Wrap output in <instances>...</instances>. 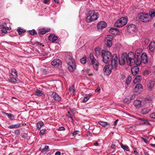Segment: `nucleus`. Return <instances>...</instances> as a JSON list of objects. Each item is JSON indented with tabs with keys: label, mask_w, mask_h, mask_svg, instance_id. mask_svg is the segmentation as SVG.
Returning a JSON list of instances; mask_svg holds the SVG:
<instances>
[{
	"label": "nucleus",
	"mask_w": 155,
	"mask_h": 155,
	"mask_svg": "<svg viewBox=\"0 0 155 155\" xmlns=\"http://www.w3.org/2000/svg\"><path fill=\"white\" fill-rule=\"evenodd\" d=\"M98 123L100 125L104 127H106L107 126L110 125L109 123L106 122L99 121L98 122Z\"/></svg>",
	"instance_id": "obj_31"
},
{
	"label": "nucleus",
	"mask_w": 155,
	"mask_h": 155,
	"mask_svg": "<svg viewBox=\"0 0 155 155\" xmlns=\"http://www.w3.org/2000/svg\"><path fill=\"white\" fill-rule=\"evenodd\" d=\"M127 29L130 31H134L136 29V26L134 24H130L127 26Z\"/></svg>",
	"instance_id": "obj_21"
},
{
	"label": "nucleus",
	"mask_w": 155,
	"mask_h": 155,
	"mask_svg": "<svg viewBox=\"0 0 155 155\" xmlns=\"http://www.w3.org/2000/svg\"><path fill=\"white\" fill-rule=\"evenodd\" d=\"M65 130V128L63 127H60L58 129V130H60V131L64 130Z\"/></svg>",
	"instance_id": "obj_55"
},
{
	"label": "nucleus",
	"mask_w": 155,
	"mask_h": 155,
	"mask_svg": "<svg viewBox=\"0 0 155 155\" xmlns=\"http://www.w3.org/2000/svg\"><path fill=\"white\" fill-rule=\"evenodd\" d=\"M100 90V88L98 87L95 90V91L96 92H98Z\"/></svg>",
	"instance_id": "obj_62"
},
{
	"label": "nucleus",
	"mask_w": 155,
	"mask_h": 155,
	"mask_svg": "<svg viewBox=\"0 0 155 155\" xmlns=\"http://www.w3.org/2000/svg\"><path fill=\"white\" fill-rule=\"evenodd\" d=\"M5 114L8 117L9 119L13 120H14L15 116H14L11 114H9L7 113H5Z\"/></svg>",
	"instance_id": "obj_33"
},
{
	"label": "nucleus",
	"mask_w": 155,
	"mask_h": 155,
	"mask_svg": "<svg viewBox=\"0 0 155 155\" xmlns=\"http://www.w3.org/2000/svg\"><path fill=\"white\" fill-rule=\"evenodd\" d=\"M28 33L32 35H36L37 32L35 29L28 31Z\"/></svg>",
	"instance_id": "obj_42"
},
{
	"label": "nucleus",
	"mask_w": 155,
	"mask_h": 155,
	"mask_svg": "<svg viewBox=\"0 0 155 155\" xmlns=\"http://www.w3.org/2000/svg\"><path fill=\"white\" fill-rule=\"evenodd\" d=\"M133 99L132 97H124L123 100L124 103L128 104L130 102L131 100Z\"/></svg>",
	"instance_id": "obj_25"
},
{
	"label": "nucleus",
	"mask_w": 155,
	"mask_h": 155,
	"mask_svg": "<svg viewBox=\"0 0 155 155\" xmlns=\"http://www.w3.org/2000/svg\"><path fill=\"white\" fill-rule=\"evenodd\" d=\"M101 55L103 61L104 63H108L111 60L112 68L115 69L117 68L118 66V57L116 54H114L112 55L108 51L103 50L101 51Z\"/></svg>",
	"instance_id": "obj_1"
},
{
	"label": "nucleus",
	"mask_w": 155,
	"mask_h": 155,
	"mask_svg": "<svg viewBox=\"0 0 155 155\" xmlns=\"http://www.w3.org/2000/svg\"><path fill=\"white\" fill-rule=\"evenodd\" d=\"M131 77L130 76H129L126 79L125 82L126 84L127 85L129 84L131 80Z\"/></svg>",
	"instance_id": "obj_35"
},
{
	"label": "nucleus",
	"mask_w": 155,
	"mask_h": 155,
	"mask_svg": "<svg viewBox=\"0 0 155 155\" xmlns=\"http://www.w3.org/2000/svg\"><path fill=\"white\" fill-rule=\"evenodd\" d=\"M12 101L18 103L19 100L17 99L16 97H12Z\"/></svg>",
	"instance_id": "obj_49"
},
{
	"label": "nucleus",
	"mask_w": 155,
	"mask_h": 155,
	"mask_svg": "<svg viewBox=\"0 0 155 155\" xmlns=\"http://www.w3.org/2000/svg\"><path fill=\"white\" fill-rule=\"evenodd\" d=\"M9 80L10 82L13 84L15 83L17 81L16 78L12 77L10 78L9 79Z\"/></svg>",
	"instance_id": "obj_38"
},
{
	"label": "nucleus",
	"mask_w": 155,
	"mask_h": 155,
	"mask_svg": "<svg viewBox=\"0 0 155 155\" xmlns=\"http://www.w3.org/2000/svg\"><path fill=\"white\" fill-rule=\"evenodd\" d=\"M87 136H92V134L90 132V131H88L87 132Z\"/></svg>",
	"instance_id": "obj_60"
},
{
	"label": "nucleus",
	"mask_w": 155,
	"mask_h": 155,
	"mask_svg": "<svg viewBox=\"0 0 155 155\" xmlns=\"http://www.w3.org/2000/svg\"><path fill=\"white\" fill-rule=\"evenodd\" d=\"M49 147L47 145H45L44 148L41 147L40 149V150L42 153H44L45 151L47 152L50 151V150H49Z\"/></svg>",
	"instance_id": "obj_27"
},
{
	"label": "nucleus",
	"mask_w": 155,
	"mask_h": 155,
	"mask_svg": "<svg viewBox=\"0 0 155 155\" xmlns=\"http://www.w3.org/2000/svg\"><path fill=\"white\" fill-rule=\"evenodd\" d=\"M121 148L126 151H129L128 147L127 145H125L121 144Z\"/></svg>",
	"instance_id": "obj_41"
},
{
	"label": "nucleus",
	"mask_w": 155,
	"mask_h": 155,
	"mask_svg": "<svg viewBox=\"0 0 155 155\" xmlns=\"http://www.w3.org/2000/svg\"><path fill=\"white\" fill-rule=\"evenodd\" d=\"M127 55L126 53L122 54L120 57L119 58V63L121 65H124L125 64L126 61H127Z\"/></svg>",
	"instance_id": "obj_9"
},
{
	"label": "nucleus",
	"mask_w": 155,
	"mask_h": 155,
	"mask_svg": "<svg viewBox=\"0 0 155 155\" xmlns=\"http://www.w3.org/2000/svg\"><path fill=\"white\" fill-rule=\"evenodd\" d=\"M143 89L142 85L140 84H137L135 87L134 91L135 92H137L140 91Z\"/></svg>",
	"instance_id": "obj_18"
},
{
	"label": "nucleus",
	"mask_w": 155,
	"mask_h": 155,
	"mask_svg": "<svg viewBox=\"0 0 155 155\" xmlns=\"http://www.w3.org/2000/svg\"><path fill=\"white\" fill-rule=\"evenodd\" d=\"M80 61L81 63L83 64H85L86 62V57H84L81 58Z\"/></svg>",
	"instance_id": "obj_40"
},
{
	"label": "nucleus",
	"mask_w": 155,
	"mask_h": 155,
	"mask_svg": "<svg viewBox=\"0 0 155 155\" xmlns=\"http://www.w3.org/2000/svg\"><path fill=\"white\" fill-rule=\"evenodd\" d=\"M127 18L122 17L117 20L114 24V26L117 27H122L126 25L127 22Z\"/></svg>",
	"instance_id": "obj_4"
},
{
	"label": "nucleus",
	"mask_w": 155,
	"mask_h": 155,
	"mask_svg": "<svg viewBox=\"0 0 155 155\" xmlns=\"http://www.w3.org/2000/svg\"><path fill=\"white\" fill-rule=\"evenodd\" d=\"M150 118L155 119V113L153 112L150 115Z\"/></svg>",
	"instance_id": "obj_48"
},
{
	"label": "nucleus",
	"mask_w": 155,
	"mask_h": 155,
	"mask_svg": "<svg viewBox=\"0 0 155 155\" xmlns=\"http://www.w3.org/2000/svg\"><path fill=\"white\" fill-rule=\"evenodd\" d=\"M58 39V37L54 35H50L48 37V39L53 42H54Z\"/></svg>",
	"instance_id": "obj_20"
},
{
	"label": "nucleus",
	"mask_w": 155,
	"mask_h": 155,
	"mask_svg": "<svg viewBox=\"0 0 155 155\" xmlns=\"http://www.w3.org/2000/svg\"><path fill=\"white\" fill-rule=\"evenodd\" d=\"M141 138L145 143L147 144L148 143V140L147 139H145L143 137H141Z\"/></svg>",
	"instance_id": "obj_51"
},
{
	"label": "nucleus",
	"mask_w": 155,
	"mask_h": 155,
	"mask_svg": "<svg viewBox=\"0 0 155 155\" xmlns=\"http://www.w3.org/2000/svg\"><path fill=\"white\" fill-rule=\"evenodd\" d=\"M155 81V79L153 78H152L146 84L147 87L150 90L154 86Z\"/></svg>",
	"instance_id": "obj_12"
},
{
	"label": "nucleus",
	"mask_w": 155,
	"mask_h": 155,
	"mask_svg": "<svg viewBox=\"0 0 155 155\" xmlns=\"http://www.w3.org/2000/svg\"><path fill=\"white\" fill-rule=\"evenodd\" d=\"M42 72L43 73L45 74H46L47 73V71L46 69H43L42 71Z\"/></svg>",
	"instance_id": "obj_61"
},
{
	"label": "nucleus",
	"mask_w": 155,
	"mask_h": 155,
	"mask_svg": "<svg viewBox=\"0 0 155 155\" xmlns=\"http://www.w3.org/2000/svg\"><path fill=\"white\" fill-rule=\"evenodd\" d=\"M118 29L116 28H111L109 30V32L110 33H111L113 34H114V31H117V30Z\"/></svg>",
	"instance_id": "obj_43"
},
{
	"label": "nucleus",
	"mask_w": 155,
	"mask_h": 155,
	"mask_svg": "<svg viewBox=\"0 0 155 155\" xmlns=\"http://www.w3.org/2000/svg\"><path fill=\"white\" fill-rule=\"evenodd\" d=\"M0 28H6L7 30H10L11 29L10 27H8L7 26L6 23H4L3 25H1L0 26Z\"/></svg>",
	"instance_id": "obj_39"
},
{
	"label": "nucleus",
	"mask_w": 155,
	"mask_h": 155,
	"mask_svg": "<svg viewBox=\"0 0 155 155\" xmlns=\"http://www.w3.org/2000/svg\"><path fill=\"white\" fill-rule=\"evenodd\" d=\"M151 110V109L149 107H147V108L143 109L141 110V113L143 114H147L150 112Z\"/></svg>",
	"instance_id": "obj_23"
},
{
	"label": "nucleus",
	"mask_w": 155,
	"mask_h": 155,
	"mask_svg": "<svg viewBox=\"0 0 155 155\" xmlns=\"http://www.w3.org/2000/svg\"><path fill=\"white\" fill-rule=\"evenodd\" d=\"M79 133V131H76L73 133V135H74L78 134Z\"/></svg>",
	"instance_id": "obj_56"
},
{
	"label": "nucleus",
	"mask_w": 155,
	"mask_h": 155,
	"mask_svg": "<svg viewBox=\"0 0 155 155\" xmlns=\"http://www.w3.org/2000/svg\"><path fill=\"white\" fill-rule=\"evenodd\" d=\"M46 129H41L40 131V134L43 135L45 134Z\"/></svg>",
	"instance_id": "obj_46"
},
{
	"label": "nucleus",
	"mask_w": 155,
	"mask_h": 155,
	"mask_svg": "<svg viewBox=\"0 0 155 155\" xmlns=\"http://www.w3.org/2000/svg\"><path fill=\"white\" fill-rule=\"evenodd\" d=\"M51 64L55 67H61V61L59 59H55L51 61Z\"/></svg>",
	"instance_id": "obj_11"
},
{
	"label": "nucleus",
	"mask_w": 155,
	"mask_h": 155,
	"mask_svg": "<svg viewBox=\"0 0 155 155\" xmlns=\"http://www.w3.org/2000/svg\"><path fill=\"white\" fill-rule=\"evenodd\" d=\"M70 61L67 63L68 68L70 72H73L76 68V65L74 60L71 57H70Z\"/></svg>",
	"instance_id": "obj_6"
},
{
	"label": "nucleus",
	"mask_w": 155,
	"mask_h": 155,
	"mask_svg": "<svg viewBox=\"0 0 155 155\" xmlns=\"http://www.w3.org/2000/svg\"><path fill=\"white\" fill-rule=\"evenodd\" d=\"M99 16L98 12H95L94 10L90 11L86 14V21L88 23L97 20Z\"/></svg>",
	"instance_id": "obj_2"
},
{
	"label": "nucleus",
	"mask_w": 155,
	"mask_h": 155,
	"mask_svg": "<svg viewBox=\"0 0 155 155\" xmlns=\"http://www.w3.org/2000/svg\"><path fill=\"white\" fill-rule=\"evenodd\" d=\"M21 137L25 139L26 138V137L24 134H21Z\"/></svg>",
	"instance_id": "obj_63"
},
{
	"label": "nucleus",
	"mask_w": 155,
	"mask_h": 155,
	"mask_svg": "<svg viewBox=\"0 0 155 155\" xmlns=\"http://www.w3.org/2000/svg\"><path fill=\"white\" fill-rule=\"evenodd\" d=\"M15 134L16 135H19L20 134V131L19 129H17L15 130Z\"/></svg>",
	"instance_id": "obj_47"
},
{
	"label": "nucleus",
	"mask_w": 155,
	"mask_h": 155,
	"mask_svg": "<svg viewBox=\"0 0 155 155\" xmlns=\"http://www.w3.org/2000/svg\"><path fill=\"white\" fill-rule=\"evenodd\" d=\"M89 97H84L83 100V102L84 103H85L89 99Z\"/></svg>",
	"instance_id": "obj_52"
},
{
	"label": "nucleus",
	"mask_w": 155,
	"mask_h": 155,
	"mask_svg": "<svg viewBox=\"0 0 155 155\" xmlns=\"http://www.w3.org/2000/svg\"><path fill=\"white\" fill-rule=\"evenodd\" d=\"M69 91L71 94H74L75 93V89L74 86L72 85L70 87Z\"/></svg>",
	"instance_id": "obj_34"
},
{
	"label": "nucleus",
	"mask_w": 155,
	"mask_h": 155,
	"mask_svg": "<svg viewBox=\"0 0 155 155\" xmlns=\"http://www.w3.org/2000/svg\"><path fill=\"white\" fill-rule=\"evenodd\" d=\"M43 125V122L41 121H39L37 124V129L40 130Z\"/></svg>",
	"instance_id": "obj_32"
},
{
	"label": "nucleus",
	"mask_w": 155,
	"mask_h": 155,
	"mask_svg": "<svg viewBox=\"0 0 155 155\" xmlns=\"http://www.w3.org/2000/svg\"><path fill=\"white\" fill-rule=\"evenodd\" d=\"M50 30V28H43L39 29L38 33L40 35H44L46 33L48 32Z\"/></svg>",
	"instance_id": "obj_16"
},
{
	"label": "nucleus",
	"mask_w": 155,
	"mask_h": 155,
	"mask_svg": "<svg viewBox=\"0 0 155 155\" xmlns=\"http://www.w3.org/2000/svg\"><path fill=\"white\" fill-rule=\"evenodd\" d=\"M95 53L97 55H99L100 54L99 51L98 50H96V49H95Z\"/></svg>",
	"instance_id": "obj_57"
},
{
	"label": "nucleus",
	"mask_w": 155,
	"mask_h": 155,
	"mask_svg": "<svg viewBox=\"0 0 155 155\" xmlns=\"http://www.w3.org/2000/svg\"><path fill=\"white\" fill-rule=\"evenodd\" d=\"M68 113L69 114V116H68L72 120H73V116L72 114L70 113L69 111H68Z\"/></svg>",
	"instance_id": "obj_53"
},
{
	"label": "nucleus",
	"mask_w": 155,
	"mask_h": 155,
	"mask_svg": "<svg viewBox=\"0 0 155 155\" xmlns=\"http://www.w3.org/2000/svg\"><path fill=\"white\" fill-rule=\"evenodd\" d=\"M131 71L132 74L135 76L139 72V68L137 66H134L131 69Z\"/></svg>",
	"instance_id": "obj_15"
},
{
	"label": "nucleus",
	"mask_w": 155,
	"mask_h": 155,
	"mask_svg": "<svg viewBox=\"0 0 155 155\" xmlns=\"http://www.w3.org/2000/svg\"><path fill=\"white\" fill-rule=\"evenodd\" d=\"M113 37L111 35H108L107 39V46L108 47H110L112 45V41L113 39Z\"/></svg>",
	"instance_id": "obj_17"
},
{
	"label": "nucleus",
	"mask_w": 155,
	"mask_h": 155,
	"mask_svg": "<svg viewBox=\"0 0 155 155\" xmlns=\"http://www.w3.org/2000/svg\"><path fill=\"white\" fill-rule=\"evenodd\" d=\"M149 72V71L148 70H145L143 71V74L144 75H146L148 74Z\"/></svg>",
	"instance_id": "obj_54"
},
{
	"label": "nucleus",
	"mask_w": 155,
	"mask_h": 155,
	"mask_svg": "<svg viewBox=\"0 0 155 155\" xmlns=\"http://www.w3.org/2000/svg\"><path fill=\"white\" fill-rule=\"evenodd\" d=\"M53 99H52V101H53V100L54 101H60L61 100V97H51Z\"/></svg>",
	"instance_id": "obj_45"
},
{
	"label": "nucleus",
	"mask_w": 155,
	"mask_h": 155,
	"mask_svg": "<svg viewBox=\"0 0 155 155\" xmlns=\"http://www.w3.org/2000/svg\"><path fill=\"white\" fill-rule=\"evenodd\" d=\"M142 52V49H139L136 50L135 52V54L134 55V53L133 52H131L128 54L129 55H132L134 56V58H136V59H138V58H140V54Z\"/></svg>",
	"instance_id": "obj_10"
},
{
	"label": "nucleus",
	"mask_w": 155,
	"mask_h": 155,
	"mask_svg": "<svg viewBox=\"0 0 155 155\" xmlns=\"http://www.w3.org/2000/svg\"><path fill=\"white\" fill-rule=\"evenodd\" d=\"M112 70L111 68H110V66L108 65L105 66L103 70L104 74L107 76L109 75L111 73Z\"/></svg>",
	"instance_id": "obj_13"
},
{
	"label": "nucleus",
	"mask_w": 155,
	"mask_h": 155,
	"mask_svg": "<svg viewBox=\"0 0 155 155\" xmlns=\"http://www.w3.org/2000/svg\"><path fill=\"white\" fill-rule=\"evenodd\" d=\"M1 29H2V32L3 33H4V34H5L7 33V29L6 28H1Z\"/></svg>",
	"instance_id": "obj_50"
},
{
	"label": "nucleus",
	"mask_w": 155,
	"mask_h": 155,
	"mask_svg": "<svg viewBox=\"0 0 155 155\" xmlns=\"http://www.w3.org/2000/svg\"><path fill=\"white\" fill-rule=\"evenodd\" d=\"M137 60H138L137 62V64L140 65L141 62L144 64H146L148 62L147 55L146 53H143L140 58Z\"/></svg>",
	"instance_id": "obj_7"
},
{
	"label": "nucleus",
	"mask_w": 155,
	"mask_h": 155,
	"mask_svg": "<svg viewBox=\"0 0 155 155\" xmlns=\"http://www.w3.org/2000/svg\"><path fill=\"white\" fill-rule=\"evenodd\" d=\"M35 44L37 45H42L41 43L38 42V41H36L35 42Z\"/></svg>",
	"instance_id": "obj_59"
},
{
	"label": "nucleus",
	"mask_w": 155,
	"mask_h": 155,
	"mask_svg": "<svg viewBox=\"0 0 155 155\" xmlns=\"http://www.w3.org/2000/svg\"><path fill=\"white\" fill-rule=\"evenodd\" d=\"M118 119H117L114 122V127H115L117 125V123L118 122Z\"/></svg>",
	"instance_id": "obj_58"
},
{
	"label": "nucleus",
	"mask_w": 155,
	"mask_h": 155,
	"mask_svg": "<svg viewBox=\"0 0 155 155\" xmlns=\"http://www.w3.org/2000/svg\"><path fill=\"white\" fill-rule=\"evenodd\" d=\"M139 20L143 22H147L150 21V18L148 13L140 12L138 14Z\"/></svg>",
	"instance_id": "obj_3"
},
{
	"label": "nucleus",
	"mask_w": 155,
	"mask_h": 155,
	"mask_svg": "<svg viewBox=\"0 0 155 155\" xmlns=\"http://www.w3.org/2000/svg\"><path fill=\"white\" fill-rule=\"evenodd\" d=\"M51 97H60L59 95L55 92H51L50 93Z\"/></svg>",
	"instance_id": "obj_37"
},
{
	"label": "nucleus",
	"mask_w": 155,
	"mask_h": 155,
	"mask_svg": "<svg viewBox=\"0 0 155 155\" xmlns=\"http://www.w3.org/2000/svg\"><path fill=\"white\" fill-rule=\"evenodd\" d=\"M61 153L60 151H57L55 153V155H60Z\"/></svg>",
	"instance_id": "obj_64"
},
{
	"label": "nucleus",
	"mask_w": 155,
	"mask_h": 155,
	"mask_svg": "<svg viewBox=\"0 0 155 155\" xmlns=\"http://www.w3.org/2000/svg\"><path fill=\"white\" fill-rule=\"evenodd\" d=\"M148 15L150 18V21L151 19L155 16V10L153 9H150Z\"/></svg>",
	"instance_id": "obj_22"
},
{
	"label": "nucleus",
	"mask_w": 155,
	"mask_h": 155,
	"mask_svg": "<svg viewBox=\"0 0 155 155\" xmlns=\"http://www.w3.org/2000/svg\"><path fill=\"white\" fill-rule=\"evenodd\" d=\"M21 127L20 124H13L9 126L8 127V128L10 129H12L13 128H17L20 127Z\"/></svg>",
	"instance_id": "obj_26"
},
{
	"label": "nucleus",
	"mask_w": 155,
	"mask_h": 155,
	"mask_svg": "<svg viewBox=\"0 0 155 155\" xmlns=\"http://www.w3.org/2000/svg\"><path fill=\"white\" fill-rule=\"evenodd\" d=\"M35 94L38 96H45L44 93L41 90L37 89L35 92Z\"/></svg>",
	"instance_id": "obj_30"
},
{
	"label": "nucleus",
	"mask_w": 155,
	"mask_h": 155,
	"mask_svg": "<svg viewBox=\"0 0 155 155\" xmlns=\"http://www.w3.org/2000/svg\"><path fill=\"white\" fill-rule=\"evenodd\" d=\"M134 104L137 108H139L141 106L142 102L140 100H136L134 101Z\"/></svg>",
	"instance_id": "obj_19"
},
{
	"label": "nucleus",
	"mask_w": 155,
	"mask_h": 155,
	"mask_svg": "<svg viewBox=\"0 0 155 155\" xmlns=\"http://www.w3.org/2000/svg\"><path fill=\"white\" fill-rule=\"evenodd\" d=\"M129 56L128 55L127 56V62L128 65L130 66L139 65V64H137V62L138 60L136 59V58H134V56L132 58L129 57Z\"/></svg>",
	"instance_id": "obj_8"
},
{
	"label": "nucleus",
	"mask_w": 155,
	"mask_h": 155,
	"mask_svg": "<svg viewBox=\"0 0 155 155\" xmlns=\"http://www.w3.org/2000/svg\"><path fill=\"white\" fill-rule=\"evenodd\" d=\"M107 26V23L104 21H101L98 23L97 27L98 29H102Z\"/></svg>",
	"instance_id": "obj_14"
},
{
	"label": "nucleus",
	"mask_w": 155,
	"mask_h": 155,
	"mask_svg": "<svg viewBox=\"0 0 155 155\" xmlns=\"http://www.w3.org/2000/svg\"><path fill=\"white\" fill-rule=\"evenodd\" d=\"M89 58L91 63L93 65L94 68L97 71L99 66V63L95 58L93 53L90 54Z\"/></svg>",
	"instance_id": "obj_5"
},
{
	"label": "nucleus",
	"mask_w": 155,
	"mask_h": 155,
	"mask_svg": "<svg viewBox=\"0 0 155 155\" xmlns=\"http://www.w3.org/2000/svg\"><path fill=\"white\" fill-rule=\"evenodd\" d=\"M11 74L15 78H16L18 77L17 71L15 68H12L11 70Z\"/></svg>",
	"instance_id": "obj_28"
},
{
	"label": "nucleus",
	"mask_w": 155,
	"mask_h": 155,
	"mask_svg": "<svg viewBox=\"0 0 155 155\" xmlns=\"http://www.w3.org/2000/svg\"><path fill=\"white\" fill-rule=\"evenodd\" d=\"M134 151L133 152V153L134 155H140L139 154V153L137 152L136 150V148H133Z\"/></svg>",
	"instance_id": "obj_44"
},
{
	"label": "nucleus",
	"mask_w": 155,
	"mask_h": 155,
	"mask_svg": "<svg viewBox=\"0 0 155 155\" xmlns=\"http://www.w3.org/2000/svg\"><path fill=\"white\" fill-rule=\"evenodd\" d=\"M149 49L151 51H152L155 49V42L153 41L150 43L149 46Z\"/></svg>",
	"instance_id": "obj_24"
},
{
	"label": "nucleus",
	"mask_w": 155,
	"mask_h": 155,
	"mask_svg": "<svg viewBox=\"0 0 155 155\" xmlns=\"http://www.w3.org/2000/svg\"><path fill=\"white\" fill-rule=\"evenodd\" d=\"M17 31L18 32L19 35H22L26 31L25 30H23V29L21 28H19L18 29Z\"/></svg>",
	"instance_id": "obj_36"
},
{
	"label": "nucleus",
	"mask_w": 155,
	"mask_h": 155,
	"mask_svg": "<svg viewBox=\"0 0 155 155\" xmlns=\"http://www.w3.org/2000/svg\"><path fill=\"white\" fill-rule=\"evenodd\" d=\"M141 76L140 75H138L136 76L133 81L134 83L136 84L137 82H139L141 81Z\"/></svg>",
	"instance_id": "obj_29"
}]
</instances>
